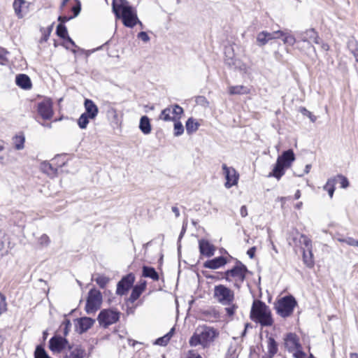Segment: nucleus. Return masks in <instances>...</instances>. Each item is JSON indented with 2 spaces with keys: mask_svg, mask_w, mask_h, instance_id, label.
Returning <instances> with one entry per match:
<instances>
[{
  "mask_svg": "<svg viewBox=\"0 0 358 358\" xmlns=\"http://www.w3.org/2000/svg\"><path fill=\"white\" fill-rule=\"evenodd\" d=\"M334 178H337V182L339 181L341 188H347L349 186V181L346 177L343 175H337Z\"/></svg>",
  "mask_w": 358,
  "mask_h": 358,
  "instance_id": "obj_44",
  "label": "nucleus"
},
{
  "mask_svg": "<svg viewBox=\"0 0 358 358\" xmlns=\"http://www.w3.org/2000/svg\"><path fill=\"white\" fill-rule=\"evenodd\" d=\"M266 36L267 37V39L268 40V41L272 39H275L274 31L272 33L266 31Z\"/></svg>",
  "mask_w": 358,
  "mask_h": 358,
  "instance_id": "obj_64",
  "label": "nucleus"
},
{
  "mask_svg": "<svg viewBox=\"0 0 358 358\" xmlns=\"http://www.w3.org/2000/svg\"><path fill=\"white\" fill-rule=\"evenodd\" d=\"M67 346L71 348L68 341L62 336H55L50 339L49 348L53 352H61Z\"/></svg>",
  "mask_w": 358,
  "mask_h": 358,
  "instance_id": "obj_12",
  "label": "nucleus"
},
{
  "mask_svg": "<svg viewBox=\"0 0 358 358\" xmlns=\"http://www.w3.org/2000/svg\"><path fill=\"white\" fill-rule=\"evenodd\" d=\"M223 173L225 176L226 182L224 186L229 189L234 185H236L238 180V174L232 167H228L225 164H222Z\"/></svg>",
  "mask_w": 358,
  "mask_h": 358,
  "instance_id": "obj_11",
  "label": "nucleus"
},
{
  "mask_svg": "<svg viewBox=\"0 0 358 358\" xmlns=\"http://www.w3.org/2000/svg\"><path fill=\"white\" fill-rule=\"evenodd\" d=\"M42 171L48 175L55 174L57 171V169L54 167L52 164L44 162L41 164Z\"/></svg>",
  "mask_w": 358,
  "mask_h": 358,
  "instance_id": "obj_30",
  "label": "nucleus"
},
{
  "mask_svg": "<svg viewBox=\"0 0 358 358\" xmlns=\"http://www.w3.org/2000/svg\"><path fill=\"white\" fill-rule=\"evenodd\" d=\"M247 272V267L238 261L232 268L226 271L223 273L222 278L229 282H233L234 287L239 289L245 279Z\"/></svg>",
  "mask_w": 358,
  "mask_h": 358,
  "instance_id": "obj_5",
  "label": "nucleus"
},
{
  "mask_svg": "<svg viewBox=\"0 0 358 358\" xmlns=\"http://www.w3.org/2000/svg\"><path fill=\"white\" fill-rule=\"evenodd\" d=\"M50 242V238L46 234H43L38 240V243L41 247L48 246Z\"/></svg>",
  "mask_w": 358,
  "mask_h": 358,
  "instance_id": "obj_47",
  "label": "nucleus"
},
{
  "mask_svg": "<svg viewBox=\"0 0 358 358\" xmlns=\"http://www.w3.org/2000/svg\"><path fill=\"white\" fill-rule=\"evenodd\" d=\"M24 137L22 136H16L14 138L15 148L17 150L24 148Z\"/></svg>",
  "mask_w": 358,
  "mask_h": 358,
  "instance_id": "obj_40",
  "label": "nucleus"
},
{
  "mask_svg": "<svg viewBox=\"0 0 358 358\" xmlns=\"http://www.w3.org/2000/svg\"><path fill=\"white\" fill-rule=\"evenodd\" d=\"M240 213L243 217H245L248 215V210L245 206H243L241 208Z\"/></svg>",
  "mask_w": 358,
  "mask_h": 358,
  "instance_id": "obj_61",
  "label": "nucleus"
},
{
  "mask_svg": "<svg viewBox=\"0 0 358 358\" xmlns=\"http://www.w3.org/2000/svg\"><path fill=\"white\" fill-rule=\"evenodd\" d=\"M15 83L17 86L28 90L31 87V82L29 77L25 74H19L16 76Z\"/></svg>",
  "mask_w": 358,
  "mask_h": 358,
  "instance_id": "obj_19",
  "label": "nucleus"
},
{
  "mask_svg": "<svg viewBox=\"0 0 358 358\" xmlns=\"http://www.w3.org/2000/svg\"><path fill=\"white\" fill-rule=\"evenodd\" d=\"M227 263V259L221 256L206 261L204 262L203 266L207 268L217 269L224 266Z\"/></svg>",
  "mask_w": 358,
  "mask_h": 358,
  "instance_id": "obj_16",
  "label": "nucleus"
},
{
  "mask_svg": "<svg viewBox=\"0 0 358 358\" xmlns=\"http://www.w3.org/2000/svg\"><path fill=\"white\" fill-rule=\"evenodd\" d=\"M218 336L219 331L213 327L206 325L200 326L190 337L189 343L192 347L201 345L203 348H206L209 347Z\"/></svg>",
  "mask_w": 358,
  "mask_h": 358,
  "instance_id": "obj_2",
  "label": "nucleus"
},
{
  "mask_svg": "<svg viewBox=\"0 0 358 358\" xmlns=\"http://www.w3.org/2000/svg\"><path fill=\"white\" fill-rule=\"evenodd\" d=\"M300 112L303 115H306V116H308L310 121L312 122H315L317 120V117L313 115L311 112H310L309 110H308L306 108H303V107H301L300 108Z\"/></svg>",
  "mask_w": 358,
  "mask_h": 358,
  "instance_id": "obj_48",
  "label": "nucleus"
},
{
  "mask_svg": "<svg viewBox=\"0 0 358 358\" xmlns=\"http://www.w3.org/2000/svg\"><path fill=\"white\" fill-rule=\"evenodd\" d=\"M282 41L285 44H288L289 45H293L296 42V39L293 36L287 35L286 34L282 38Z\"/></svg>",
  "mask_w": 358,
  "mask_h": 358,
  "instance_id": "obj_49",
  "label": "nucleus"
},
{
  "mask_svg": "<svg viewBox=\"0 0 358 358\" xmlns=\"http://www.w3.org/2000/svg\"><path fill=\"white\" fill-rule=\"evenodd\" d=\"M174 123V136H181L184 132V127L182 124L179 121H173Z\"/></svg>",
  "mask_w": 358,
  "mask_h": 358,
  "instance_id": "obj_39",
  "label": "nucleus"
},
{
  "mask_svg": "<svg viewBox=\"0 0 358 358\" xmlns=\"http://www.w3.org/2000/svg\"><path fill=\"white\" fill-rule=\"evenodd\" d=\"M266 36V31H261L257 34V42L259 46L265 45L268 42V40Z\"/></svg>",
  "mask_w": 358,
  "mask_h": 358,
  "instance_id": "obj_38",
  "label": "nucleus"
},
{
  "mask_svg": "<svg viewBox=\"0 0 358 358\" xmlns=\"http://www.w3.org/2000/svg\"><path fill=\"white\" fill-rule=\"evenodd\" d=\"M51 30H52V27H50L48 29V30L43 31V36L41 38L42 41H48L49 36L50 34Z\"/></svg>",
  "mask_w": 358,
  "mask_h": 358,
  "instance_id": "obj_52",
  "label": "nucleus"
},
{
  "mask_svg": "<svg viewBox=\"0 0 358 358\" xmlns=\"http://www.w3.org/2000/svg\"><path fill=\"white\" fill-rule=\"evenodd\" d=\"M297 302L294 296H285L278 299L274 303L276 313L283 318L289 317L296 306Z\"/></svg>",
  "mask_w": 358,
  "mask_h": 358,
  "instance_id": "obj_6",
  "label": "nucleus"
},
{
  "mask_svg": "<svg viewBox=\"0 0 358 358\" xmlns=\"http://www.w3.org/2000/svg\"><path fill=\"white\" fill-rule=\"evenodd\" d=\"M95 322V320L87 317H81L78 320L79 326L78 332L83 334L90 329Z\"/></svg>",
  "mask_w": 358,
  "mask_h": 358,
  "instance_id": "obj_18",
  "label": "nucleus"
},
{
  "mask_svg": "<svg viewBox=\"0 0 358 358\" xmlns=\"http://www.w3.org/2000/svg\"><path fill=\"white\" fill-rule=\"evenodd\" d=\"M102 303V294L100 291L92 289L89 291L85 310L88 314L95 313L100 308Z\"/></svg>",
  "mask_w": 358,
  "mask_h": 358,
  "instance_id": "obj_8",
  "label": "nucleus"
},
{
  "mask_svg": "<svg viewBox=\"0 0 358 358\" xmlns=\"http://www.w3.org/2000/svg\"><path fill=\"white\" fill-rule=\"evenodd\" d=\"M348 47L353 55L356 62H358V48L357 42L353 39L349 40Z\"/></svg>",
  "mask_w": 358,
  "mask_h": 358,
  "instance_id": "obj_34",
  "label": "nucleus"
},
{
  "mask_svg": "<svg viewBox=\"0 0 358 358\" xmlns=\"http://www.w3.org/2000/svg\"><path fill=\"white\" fill-rule=\"evenodd\" d=\"M199 126L200 124L197 121H196L193 117L188 118L185 124L187 133L188 134H192L196 132L198 130Z\"/></svg>",
  "mask_w": 358,
  "mask_h": 358,
  "instance_id": "obj_23",
  "label": "nucleus"
},
{
  "mask_svg": "<svg viewBox=\"0 0 358 358\" xmlns=\"http://www.w3.org/2000/svg\"><path fill=\"white\" fill-rule=\"evenodd\" d=\"M337 183V178H330L327 180V183L323 187L324 190L330 189L331 188H335V185Z\"/></svg>",
  "mask_w": 358,
  "mask_h": 358,
  "instance_id": "obj_45",
  "label": "nucleus"
},
{
  "mask_svg": "<svg viewBox=\"0 0 358 358\" xmlns=\"http://www.w3.org/2000/svg\"><path fill=\"white\" fill-rule=\"evenodd\" d=\"M250 92V89L244 85H236L229 87V93L231 95L248 94Z\"/></svg>",
  "mask_w": 358,
  "mask_h": 358,
  "instance_id": "obj_21",
  "label": "nucleus"
},
{
  "mask_svg": "<svg viewBox=\"0 0 358 358\" xmlns=\"http://www.w3.org/2000/svg\"><path fill=\"white\" fill-rule=\"evenodd\" d=\"M303 259L304 264L309 268H312L314 266L313 255L312 250L303 249Z\"/></svg>",
  "mask_w": 358,
  "mask_h": 358,
  "instance_id": "obj_25",
  "label": "nucleus"
},
{
  "mask_svg": "<svg viewBox=\"0 0 358 358\" xmlns=\"http://www.w3.org/2000/svg\"><path fill=\"white\" fill-rule=\"evenodd\" d=\"M120 313L114 309H103L99 313L97 320L100 326L107 328L116 323L120 319Z\"/></svg>",
  "mask_w": 358,
  "mask_h": 358,
  "instance_id": "obj_9",
  "label": "nucleus"
},
{
  "mask_svg": "<svg viewBox=\"0 0 358 358\" xmlns=\"http://www.w3.org/2000/svg\"><path fill=\"white\" fill-rule=\"evenodd\" d=\"M285 35V33L282 31H274L275 39V38H283Z\"/></svg>",
  "mask_w": 358,
  "mask_h": 358,
  "instance_id": "obj_59",
  "label": "nucleus"
},
{
  "mask_svg": "<svg viewBox=\"0 0 358 358\" xmlns=\"http://www.w3.org/2000/svg\"><path fill=\"white\" fill-rule=\"evenodd\" d=\"M139 129L143 134L148 135L150 134L152 131V126L150 124V119L148 116L143 115L140 119Z\"/></svg>",
  "mask_w": 358,
  "mask_h": 358,
  "instance_id": "obj_20",
  "label": "nucleus"
},
{
  "mask_svg": "<svg viewBox=\"0 0 358 358\" xmlns=\"http://www.w3.org/2000/svg\"><path fill=\"white\" fill-rule=\"evenodd\" d=\"M27 2L24 0H15L13 4L15 13L18 18H22L24 15L22 13V7Z\"/></svg>",
  "mask_w": 358,
  "mask_h": 358,
  "instance_id": "obj_27",
  "label": "nucleus"
},
{
  "mask_svg": "<svg viewBox=\"0 0 358 358\" xmlns=\"http://www.w3.org/2000/svg\"><path fill=\"white\" fill-rule=\"evenodd\" d=\"M37 110L43 120H50L53 115L52 105L48 100L38 103Z\"/></svg>",
  "mask_w": 358,
  "mask_h": 358,
  "instance_id": "obj_13",
  "label": "nucleus"
},
{
  "mask_svg": "<svg viewBox=\"0 0 358 358\" xmlns=\"http://www.w3.org/2000/svg\"><path fill=\"white\" fill-rule=\"evenodd\" d=\"M84 106L85 108V113H84V114H87L90 119H94L99 113V109L94 101L91 99H86L84 102Z\"/></svg>",
  "mask_w": 358,
  "mask_h": 358,
  "instance_id": "obj_17",
  "label": "nucleus"
},
{
  "mask_svg": "<svg viewBox=\"0 0 358 358\" xmlns=\"http://www.w3.org/2000/svg\"><path fill=\"white\" fill-rule=\"evenodd\" d=\"M285 346L286 349L292 353L298 349L301 348L299 337L293 333H289L287 334L285 338Z\"/></svg>",
  "mask_w": 358,
  "mask_h": 358,
  "instance_id": "obj_14",
  "label": "nucleus"
},
{
  "mask_svg": "<svg viewBox=\"0 0 358 358\" xmlns=\"http://www.w3.org/2000/svg\"><path fill=\"white\" fill-rule=\"evenodd\" d=\"M84 354L85 351L83 350L80 348H76L71 351L70 357L71 358H83Z\"/></svg>",
  "mask_w": 358,
  "mask_h": 358,
  "instance_id": "obj_42",
  "label": "nucleus"
},
{
  "mask_svg": "<svg viewBox=\"0 0 358 358\" xmlns=\"http://www.w3.org/2000/svg\"><path fill=\"white\" fill-rule=\"evenodd\" d=\"M112 8L115 17L122 19L125 27L132 28L137 24L142 26L136 12L127 0H113Z\"/></svg>",
  "mask_w": 358,
  "mask_h": 358,
  "instance_id": "obj_1",
  "label": "nucleus"
},
{
  "mask_svg": "<svg viewBox=\"0 0 358 358\" xmlns=\"http://www.w3.org/2000/svg\"><path fill=\"white\" fill-rule=\"evenodd\" d=\"M90 118V117L87 116V114L83 113L78 120L79 127L82 129H85L89 123Z\"/></svg>",
  "mask_w": 358,
  "mask_h": 358,
  "instance_id": "obj_35",
  "label": "nucleus"
},
{
  "mask_svg": "<svg viewBox=\"0 0 358 358\" xmlns=\"http://www.w3.org/2000/svg\"><path fill=\"white\" fill-rule=\"evenodd\" d=\"M7 311L6 297L0 292V315Z\"/></svg>",
  "mask_w": 358,
  "mask_h": 358,
  "instance_id": "obj_43",
  "label": "nucleus"
},
{
  "mask_svg": "<svg viewBox=\"0 0 358 358\" xmlns=\"http://www.w3.org/2000/svg\"><path fill=\"white\" fill-rule=\"evenodd\" d=\"M7 53L8 52L5 49L0 48V59H4Z\"/></svg>",
  "mask_w": 358,
  "mask_h": 358,
  "instance_id": "obj_63",
  "label": "nucleus"
},
{
  "mask_svg": "<svg viewBox=\"0 0 358 358\" xmlns=\"http://www.w3.org/2000/svg\"><path fill=\"white\" fill-rule=\"evenodd\" d=\"M138 38L141 39L144 42H148L150 40V37L148 34L145 31H141L138 34Z\"/></svg>",
  "mask_w": 358,
  "mask_h": 358,
  "instance_id": "obj_51",
  "label": "nucleus"
},
{
  "mask_svg": "<svg viewBox=\"0 0 358 358\" xmlns=\"http://www.w3.org/2000/svg\"><path fill=\"white\" fill-rule=\"evenodd\" d=\"M268 355L274 356L278 352V345L275 339L269 337L268 339Z\"/></svg>",
  "mask_w": 358,
  "mask_h": 358,
  "instance_id": "obj_29",
  "label": "nucleus"
},
{
  "mask_svg": "<svg viewBox=\"0 0 358 358\" xmlns=\"http://www.w3.org/2000/svg\"><path fill=\"white\" fill-rule=\"evenodd\" d=\"M173 213L175 214L176 217H178L180 216V211L177 206H173L171 208Z\"/></svg>",
  "mask_w": 358,
  "mask_h": 358,
  "instance_id": "obj_62",
  "label": "nucleus"
},
{
  "mask_svg": "<svg viewBox=\"0 0 358 358\" xmlns=\"http://www.w3.org/2000/svg\"><path fill=\"white\" fill-rule=\"evenodd\" d=\"M35 358H51L41 345L36 346L34 352Z\"/></svg>",
  "mask_w": 358,
  "mask_h": 358,
  "instance_id": "obj_33",
  "label": "nucleus"
},
{
  "mask_svg": "<svg viewBox=\"0 0 358 358\" xmlns=\"http://www.w3.org/2000/svg\"><path fill=\"white\" fill-rule=\"evenodd\" d=\"M295 155L292 149L284 151L277 158L276 163L271 172L268 175V178L273 177L279 180L285 173V169L289 168L295 160Z\"/></svg>",
  "mask_w": 358,
  "mask_h": 358,
  "instance_id": "obj_4",
  "label": "nucleus"
},
{
  "mask_svg": "<svg viewBox=\"0 0 358 358\" xmlns=\"http://www.w3.org/2000/svg\"><path fill=\"white\" fill-rule=\"evenodd\" d=\"M236 307L234 306L227 307L225 308L226 312L229 316H232L234 314Z\"/></svg>",
  "mask_w": 358,
  "mask_h": 358,
  "instance_id": "obj_57",
  "label": "nucleus"
},
{
  "mask_svg": "<svg viewBox=\"0 0 358 358\" xmlns=\"http://www.w3.org/2000/svg\"><path fill=\"white\" fill-rule=\"evenodd\" d=\"M315 32L314 29H308L300 34V38L303 42H309L313 37H315Z\"/></svg>",
  "mask_w": 358,
  "mask_h": 358,
  "instance_id": "obj_28",
  "label": "nucleus"
},
{
  "mask_svg": "<svg viewBox=\"0 0 358 358\" xmlns=\"http://www.w3.org/2000/svg\"><path fill=\"white\" fill-rule=\"evenodd\" d=\"M159 118L164 122L176 121V117H173L170 106L162 110Z\"/></svg>",
  "mask_w": 358,
  "mask_h": 358,
  "instance_id": "obj_26",
  "label": "nucleus"
},
{
  "mask_svg": "<svg viewBox=\"0 0 358 358\" xmlns=\"http://www.w3.org/2000/svg\"><path fill=\"white\" fill-rule=\"evenodd\" d=\"M75 1L76 2V4L74 6H73L71 9L73 13V15H71V17L73 19L76 17L80 14V12L81 10V3L80 0H75Z\"/></svg>",
  "mask_w": 358,
  "mask_h": 358,
  "instance_id": "obj_46",
  "label": "nucleus"
},
{
  "mask_svg": "<svg viewBox=\"0 0 358 358\" xmlns=\"http://www.w3.org/2000/svg\"><path fill=\"white\" fill-rule=\"evenodd\" d=\"M56 31L57 34L63 39H66V38L69 36L66 26L62 24H59L57 25Z\"/></svg>",
  "mask_w": 358,
  "mask_h": 358,
  "instance_id": "obj_37",
  "label": "nucleus"
},
{
  "mask_svg": "<svg viewBox=\"0 0 358 358\" xmlns=\"http://www.w3.org/2000/svg\"><path fill=\"white\" fill-rule=\"evenodd\" d=\"M4 147L3 144L1 141H0V163L3 164L4 162V155L2 154V151L3 150Z\"/></svg>",
  "mask_w": 358,
  "mask_h": 358,
  "instance_id": "obj_56",
  "label": "nucleus"
},
{
  "mask_svg": "<svg viewBox=\"0 0 358 358\" xmlns=\"http://www.w3.org/2000/svg\"><path fill=\"white\" fill-rule=\"evenodd\" d=\"M170 108H171L173 117H176V121L179 120L184 113L183 108L178 104L171 105Z\"/></svg>",
  "mask_w": 358,
  "mask_h": 358,
  "instance_id": "obj_31",
  "label": "nucleus"
},
{
  "mask_svg": "<svg viewBox=\"0 0 358 358\" xmlns=\"http://www.w3.org/2000/svg\"><path fill=\"white\" fill-rule=\"evenodd\" d=\"M63 324L65 325L64 334L66 335L69 331V328L71 327V322L70 320H66Z\"/></svg>",
  "mask_w": 358,
  "mask_h": 358,
  "instance_id": "obj_60",
  "label": "nucleus"
},
{
  "mask_svg": "<svg viewBox=\"0 0 358 358\" xmlns=\"http://www.w3.org/2000/svg\"><path fill=\"white\" fill-rule=\"evenodd\" d=\"M134 280L135 277L132 273L124 276L117 285L116 294L120 296L126 294L132 287Z\"/></svg>",
  "mask_w": 358,
  "mask_h": 358,
  "instance_id": "obj_10",
  "label": "nucleus"
},
{
  "mask_svg": "<svg viewBox=\"0 0 358 358\" xmlns=\"http://www.w3.org/2000/svg\"><path fill=\"white\" fill-rule=\"evenodd\" d=\"M299 242L305 245L306 250H312V241L306 235H300Z\"/></svg>",
  "mask_w": 358,
  "mask_h": 358,
  "instance_id": "obj_41",
  "label": "nucleus"
},
{
  "mask_svg": "<svg viewBox=\"0 0 358 358\" xmlns=\"http://www.w3.org/2000/svg\"><path fill=\"white\" fill-rule=\"evenodd\" d=\"M345 243L349 245L358 246V241L353 238H347Z\"/></svg>",
  "mask_w": 358,
  "mask_h": 358,
  "instance_id": "obj_53",
  "label": "nucleus"
},
{
  "mask_svg": "<svg viewBox=\"0 0 358 358\" xmlns=\"http://www.w3.org/2000/svg\"><path fill=\"white\" fill-rule=\"evenodd\" d=\"M199 248L200 253L208 257H212L215 250V246L206 239L199 241Z\"/></svg>",
  "mask_w": 358,
  "mask_h": 358,
  "instance_id": "obj_15",
  "label": "nucleus"
},
{
  "mask_svg": "<svg viewBox=\"0 0 358 358\" xmlns=\"http://www.w3.org/2000/svg\"><path fill=\"white\" fill-rule=\"evenodd\" d=\"M142 292H143L142 289L138 288V287H136L135 285L133 287L132 292L131 293V295L129 297V301L131 303H134L135 301H136L139 298V296L141 295Z\"/></svg>",
  "mask_w": 358,
  "mask_h": 358,
  "instance_id": "obj_36",
  "label": "nucleus"
},
{
  "mask_svg": "<svg viewBox=\"0 0 358 358\" xmlns=\"http://www.w3.org/2000/svg\"><path fill=\"white\" fill-rule=\"evenodd\" d=\"M93 280L97 283V285L100 287V288L103 289L106 287L107 284L110 281V278L103 275H97V276Z\"/></svg>",
  "mask_w": 358,
  "mask_h": 358,
  "instance_id": "obj_32",
  "label": "nucleus"
},
{
  "mask_svg": "<svg viewBox=\"0 0 358 358\" xmlns=\"http://www.w3.org/2000/svg\"><path fill=\"white\" fill-rule=\"evenodd\" d=\"M143 276L145 278H150L153 280H159L158 273L153 267L143 266Z\"/></svg>",
  "mask_w": 358,
  "mask_h": 358,
  "instance_id": "obj_22",
  "label": "nucleus"
},
{
  "mask_svg": "<svg viewBox=\"0 0 358 358\" xmlns=\"http://www.w3.org/2000/svg\"><path fill=\"white\" fill-rule=\"evenodd\" d=\"M185 358H202L200 355L194 350H189Z\"/></svg>",
  "mask_w": 358,
  "mask_h": 358,
  "instance_id": "obj_54",
  "label": "nucleus"
},
{
  "mask_svg": "<svg viewBox=\"0 0 358 358\" xmlns=\"http://www.w3.org/2000/svg\"><path fill=\"white\" fill-rule=\"evenodd\" d=\"M250 318L253 322L260 324L262 327H271L273 324L271 309L260 300L253 301L250 310Z\"/></svg>",
  "mask_w": 358,
  "mask_h": 358,
  "instance_id": "obj_3",
  "label": "nucleus"
},
{
  "mask_svg": "<svg viewBox=\"0 0 358 358\" xmlns=\"http://www.w3.org/2000/svg\"><path fill=\"white\" fill-rule=\"evenodd\" d=\"M174 331V327L171 328V330L166 335L157 338L155 341V344L161 346H166L169 341H170L171 338L173 336Z\"/></svg>",
  "mask_w": 358,
  "mask_h": 358,
  "instance_id": "obj_24",
  "label": "nucleus"
},
{
  "mask_svg": "<svg viewBox=\"0 0 358 358\" xmlns=\"http://www.w3.org/2000/svg\"><path fill=\"white\" fill-rule=\"evenodd\" d=\"M71 16H59L58 21L60 22V24H62L72 20Z\"/></svg>",
  "mask_w": 358,
  "mask_h": 358,
  "instance_id": "obj_55",
  "label": "nucleus"
},
{
  "mask_svg": "<svg viewBox=\"0 0 358 358\" xmlns=\"http://www.w3.org/2000/svg\"><path fill=\"white\" fill-rule=\"evenodd\" d=\"M293 355L295 358H307L306 354L302 350V348L294 351Z\"/></svg>",
  "mask_w": 358,
  "mask_h": 358,
  "instance_id": "obj_50",
  "label": "nucleus"
},
{
  "mask_svg": "<svg viewBox=\"0 0 358 358\" xmlns=\"http://www.w3.org/2000/svg\"><path fill=\"white\" fill-rule=\"evenodd\" d=\"M214 298L223 306H229L234 299V293L223 285H216L214 288Z\"/></svg>",
  "mask_w": 358,
  "mask_h": 358,
  "instance_id": "obj_7",
  "label": "nucleus"
},
{
  "mask_svg": "<svg viewBox=\"0 0 358 358\" xmlns=\"http://www.w3.org/2000/svg\"><path fill=\"white\" fill-rule=\"evenodd\" d=\"M255 250H256V248L255 247H252L250 248L248 252H247V254L249 256V257L250 259H252L255 256Z\"/></svg>",
  "mask_w": 358,
  "mask_h": 358,
  "instance_id": "obj_58",
  "label": "nucleus"
}]
</instances>
